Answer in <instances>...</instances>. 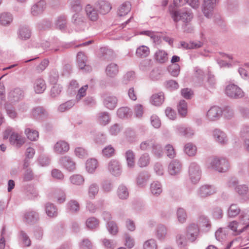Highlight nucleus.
<instances>
[{
    "instance_id": "obj_1",
    "label": "nucleus",
    "mask_w": 249,
    "mask_h": 249,
    "mask_svg": "<svg viewBox=\"0 0 249 249\" xmlns=\"http://www.w3.org/2000/svg\"><path fill=\"white\" fill-rule=\"evenodd\" d=\"M210 167L219 172H226L229 168L228 161L225 158L214 157L210 159Z\"/></svg>"
},
{
    "instance_id": "obj_2",
    "label": "nucleus",
    "mask_w": 249,
    "mask_h": 249,
    "mask_svg": "<svg viewBox=\"0 0 249 249\" xmlns=\"http://www.w3.org/2000/svg\"><path fill=\"white\" fill-rule=\"evenodd\" d=\"M188 175L189 179L193 183L196 184L199 182L201 176V171L197 163H190L188 168Z\"/></svg>"
},
{
    "instance_id": "obj_3",
    "label": "nucleus",
    "mask_w": 249,
    "mask_h": 249,
    "mask_svg": "<svg viewBox=\"0 0 249 249\" xmlns=\"http://www.w3.org/2000/svg\"><path fill=\"white\" fill-rule=\"evenodd\" d=\"M226 94L231 98H240L244 96V93L241 88L234 84H229L225 89Z\"/></svg>"
},
{
    "instance_id": "obj_4",
    "label": "nucleus",
    "mask_w": 249,
    "mask_h": 249,
    "mask_svg": "<svg viewBox=\"0 0 249 249\" xmlns=\"http://www.w3.org/2000/svg\"><path fill=\"white\" fill-rule=\"evenodd\" d=\"M172 18L175 22L182 20L184 22L191 21L193 18L192 13L187 11H173L171 12Z\"/></svg>"
},
{
    "instance_id": "obj_5",
    "label": "nucleus",
    "mask_w": 249,
    "mask_h": 249,
    "mask_svg": "<svg viewBox=\"0 0 249 249\" xmlns=\"http://www.w3.org/2000/svg\"><path fill=\"white\" fill-rule=\"evenodd\" d=\"M237 180L235 178H231L228 182L230 187L234 188L235 191L240 196H245L249 192V187L247 185H237Z\"/></svg>"
},
{
    "instance_id": "obj_6",
    "label": "nucleus",
    "mask_w": 249,
    "mask_h": 249,
    "mask_svg": "<svg viewBox=\"0 0 249 249\" xmlns=\"http://www.w3.org/2000/svg\"><path fill=\"white\" fill-rule=\"evenodd\" d=\"M215 187L212 185H204L197 190V195L201 198H205L216 193Z\"/></svg>"
},
{
    "instance_id": "obj_7",
    "label": "nucleus",
    "mask_w": 249,
    "mask_h": 249,
    "mask_svg": "<svg viewBox=\"0 0 249 249\" xmlns=\"http://www.w3.org/2000/svg\"><path fill=\"white\" fill-rule=\"evenodd\" d=\"M249 220V216L247 214L242 215L240 218V222L243 225H246L244 228L241 229L237 230L238 223L235 221H233L230 222L229 224V228L234 231H237L238 233H241L245 230H246L248 227H249V222H247V220Z\"/></svg>"
},
{
    "instance_id": "obj_8",
    "label": "nucleus",
    "mask_w": 249,
    "mask_h": 249,
    "mask_svg": "<svg viewBox=\"0 0 249 249\" xmlns=\"http://www.w3.org/2000/svg\"><path fill=\"white\" fill-rule=\"evenodd\" d=\"M23 97V90L19 88H16L11 90L8 94V99L11 103L18 102Z\"/></svg>"
},
{
    "instance_id": "obj_9",
    "label": "nucleus",
    "mask_w": 249,
    "mask_h": 249,
    "mask_svg": "<svg viewBox=\"0 0 249 249\" xmlns=\"http://www.w3.org/2000/svg\"><path fill=\"white\" fill-rule=\"evenodd\" d=\"M87 61V57L83 53L79 52L77 53V61L78 66L79 69L85 72H88L91 70V67L86 64Z\"/></svg>"
},
{
    "instance_id": "obj_10",
    "label": "nucleus",
    "mask_w": 249,
    "mask_h": 249,
    "mask_svg": "<svg viewBox=\"0 0 249 249\" xmlns=\"http://www.w3.org/2000/svg\"><path fill=\"white\" fill-rule=\"evenodd\" d=\"M212 136L214 141L220 144L224 145L227 143L228 139L226 134L220 129L213 130Z\"/></svg>"
},
{
    "instance_id": "obj_11",
    "label": "nucleus",
    "mask_w": 249,
    "mask_h": 249,
    "mask_svg": "<svg viewBox=\"0 0 249 249\" xmlns=\"http://www.w3.org/2000/svg\"><path fill=\"white\" fill-rule=\"evenodd\" d=\"M217 2V0H203V11L206 17H209Z\"/></svg>"
},
{
    "instance_id": "obj_12",
    "label": "nucleus",
    "mask_w": 249,
    "mask_h": 249,
    "mask_svg": "<svg viewBox=\"0 0 249 249\" xmlns=\"http://www.w3.org/2000/svg\"><path fill=\"white\" fill-rule=\"evenodd\" d=\"M222 113L221 108L216 106L211 107L207 113V117L210 121H215L218 120Z\"/></svg>"
},
{
    "instance_id": "obj_13",
    "label": "nucleus",
    "mask_w": 249,
    "mask_h": 249,
    "mask_svg": "<svg viewBox=\"0 0 249 249\" xmlns=\"http://www.w3.org/2000/svg\"><path fill=\"white\" fill-rule=\"evenodd\" d=\"M88 18L92 21H96L99 18L97 10L90 4H87L85 8Z\"/></svg>"
},
{
    "instance_id": "obj_14",
    "label": "nucleus",
    "mask_w": 249,
    "mask_h": 249,
    "mask_svg": "<svg viewBox=\"0 0 249 249\" xmlns=\"http://www.w3.org/2000/svg\"><path fill=\"white\" fill-rule=\"evenodd\" d=\"M108 169L109 172L115 176H119L122 172L119 161L115 160H112L109 162Z\"/></svg>"
},
{
    "instance_id": "obj_15",
    "label": "nucleus",
    "mask_w": 249,
    "mask_h": 249,
    "mask_svg": "<svg viewBox=\"0 0 249 249\" xmlns=\"http://www.w3.org/2000/svg\"><path fill=\"white\" fill-rule=\"evenodd\" d=\"M199 230L197 225L195 224H191L187 230V236L189 240L194 242L197 238L199 234Z\"/></svg>"
},
{
    "instance_id": "obj_16",
    "label": "nucleus",
    "mask_w": 249,
    "mask_h": 249,
    "mask_svg": "<svg viewBox=\"0 0 249 249\" xmlns=\"http://www.w3.org/2000/svg\"><path fill=\"white\" fill-rule=\"evenodd\" d=\"M60 164L67 170L73 171L75 169V162L72 159L68 156H64L60 159Z\"/></svg>"
},
{
    "instance_id": "obj_17",
    "label": "nucleus",
    "mask_w": 249,
    "mask_h": 249,
    "mask_svg": "<svg viewBox=\"0 0 249 249\" xmlns=\"http://www.w3.org/2000/svg\"><path fill=\"white\" fill-rule=\"evenodd\" d=\"M45 7V1L43 0H41L32 6L31 9V13L34 16H38L43 13Z\"/></svg>"
},
{
    "instance_id": "obj_18",
    "label": "nucleus",
    "mask_w": 249,
    "mask_h": 249,
    "mask_svg": "<svg viewBox=\"0 0 249 249\" xmlns=\"http://www.w3.org/2000/svg\"><path fill=\"white\" fill-rule=\"evenodd\" d=\"M154 58L158 63L163 64L168 61V54L164 50L158 49L155 52Z\"/></svg>"
},
{
    "instance_id": "obj_19",
    "label": "nucleus",
    "mask_w": 249,
    "mask_h": 249,
    "mask_svg": "<svg viewBox=\"0 0 249 249\" xmlns=\"http://www.w3.org/2000/svg\"><path fill=\"white\" fill-rule=\"evenodd\" d=\"M9 141L11 144L20 147L24 143L25 139L19 134L13 132L10 137Z\"/></svg>"
},
{
    "instance_id": "obj_20",
    "label": "nucleus",
    "mask_w": 249,
    "mask_h": 249,
    "mask_svg": "<svg viewBox=\"0 0 249 249\" xmlns=\"http://www.w3.org/2000/svg\"><path fill=\"white\" fill-rule=\"evenodd\" d=\"M182 169L181 163L178 160H172L168 166V172L171 175L179 174Z\"/></svg>"
},
{
    "instance_id": "obj_21",
    "label": "nucleus",
    "mask_w": 249,
    "mask_h": 249,
    "mask_svg": "<svg viewBox=\"0 0 249 249\" xmlns=\"http://www.w3.org/2000/svg\"><path fill=\"white\" fill-rule=\"evenodd\" d=\"M72 22L80 30H84L86 27L87 23L84 17L78 13H76L72 17Z\"/></svg>"
},
{
    "instance_id": "obj_22",
    "label": "nucleus",
    "mask_w": 249,
    "mask_h": 249,
    "mask_svg": "<svg viewBox=\"0 0 249 249\" xmlns=\"http://www.w3.org/2000/svg\"><path fill=\"white\" fill-rule=\"evenodd\" d=\"M69 144L66 142L60 141L57 142L54 146V151L60 154H63L69 151Z\"/></svg>"
},
{
    "instance_id": "obj_23",
    "label": "nucleus",
    "mask_w": 249,
    "mask_h": 249,
    "mask_svg": "<svg viewBox=\"0 0 249 249\" xmlns=\"http://www.w3.org/2000/svg\"><path fill=\"white\" fill-rule=\"evenodd\" d=\"M32 115L35 119L40 120L47 116L48 113L42 107H37L32 109Z\"/></svg>"
},
{
    "instance_id": "obj_24",
    "label": "nucleus",
    "mask_w": 249,
    "mask_h": 249,
    "mask_svg": "<svg viewBox=\"0 0 249 249\" xmlns=\"http://www.w3.org/2000/svg\"><path fill=\"white\" fill-rule=\"evenodd\" d=\"M150 191L153 195L156 196H160L162 192L161 183L158 181H153L150 184Z\"/></svg>"
},
{
    "instance_id": "obj_25",
    "label": "nucleus",
    "mask_w": 249,
    "mask_h": 249,
    "mask_svg": "<svg viewBox=\"0 0 249 249\" xmlns=\"http://www.w3.org/2000/svg\"><path fill=\"white\" fill-rule=\"evenodd\" d=\"M166 235V227L162 224L159 225L155 230V236L156 238L159 240L163 241L165 238Z\"/></svg>"
},
{
    "instance_id": "obj_26",
    "label": "nucleus",
    "mask_w": 249,
    "mask_h": 249,
    "mask_svg": "<svg viewBox=\"0 0 249 249\" xmlns=\"http://www.w3.org/2000/svg\"><path fill=\"white\" fill-rule=\"evenodd\" d=\"M117 102L118 100L115 96H108L105 98L104 104L108 109H113L116 107Z\"/></svg>"
},
{
    "instance_id": "obj_27",
    "label": "nucleus",
    "mask_w": 249,
    "mask_h": 249,
    "mask_svg": "<svg viewBox=\"0 0 249 249\" xmlns=\"http://www.w3.org/2000/svg\"><path fill=\"white\" fill-rule=\"evenodd\" d=\"M46 88L45 81L41 78L37 79L34 85V89L36 93H42Z\"/></svg>"
},
{
    "instance_id": "obj_28",
    "label": "nucleus",
    "mask_w": 249,
    "mask_h": 249,
    "mask_svg": "<svg viewBox=\"0 0 249 249\" xmlns=\"http://www.w3.org/2000/svg\"><path fill=\"white\" fill-rule=\"evenodd\" d=\"M135 155L131 150H128L125 152V158L126 160L127 166L130 168H134L135 165Z\"/></svg>"
},
{
    "instance_id": "obj_29",
    "label": "nucleus",
    "mask_w": 249,
    "mask_h": 249,
    "mask_svg": "<svg viewBox=\"0 0 249 249\" xmlns=\"http://www.w3.org/2000/svg\"><path fill=\"white\" fill-rule=\"evenodd\" d=\"M119 72L118 65L114 63L108 64L106 69V73L108 76L113 77L115 76Z\"/></svg>"
},
{
    "instance_id": "obj_30",
    "label": "nucleus",
    "mask_w": 249,
    "mask_h": 249,
    "mask_svg": "<svg viewBox=\"0 0 249 249\" xmlns=\"http://www.w3.org/2000/svg\"><path fill=\"white\" fill-rule=\"evenodd\" d=\"M131 5L129 2H125L118 8L117 14L119 17L127 15L130 11Z\"/></svg>"
},
{
    "instance_id": "obj_31",
    "label": "nucleus",
    "mask_w": 249,
    "mask_h": 249,
    "mask_svg": "<svg viewBox=\"0 0 249 249\" xmlns=\"http://www.w3.org/2000/svg\"><path fill=\"white\" fill-rule=\"evenodd\" d=\"M31 36V32L28 27L26 26H21L18 29V37L22 40L29 39Z\"/></svg>"
},
{
    "instance_id": "obj_32",
    "label": "nucleus",
    "mask_w": 249,
    "mask_h": 249,
    "mask_svg": "<svg viewBox=\"0 0 249 249\" xmlns=\"http://www.w3.org/2000/svg\"><path fill=\"white\" fill-rule=\"evenodd\" d=\"M164 100V94L162 92L153 94L151 98V102L153 105L159 106L161 105Z\"/></svg>"
},
{
    "instance_id": "obj_33",
    "label": "nucleus",
    "mask_w": 249,
    "mask_h": 249,
    "mask_svg": "<svg viewBox=\"0 0 249 249\" xmlns=\"http://www.w3.org/2000/svg\"><path fill=\"white\" fill-rule=\"evenodd\" d=\"M150 54L149 48L145 45H142L138 47L136 51V55L138 57L145 58Z\"/></svg>"
},
{
    "instance_id": "obj_34",
    "label": "nucleus",
    "mask_w": 249,
    "mask_h": 249,
    "mask_svg": "<svg viewBox=\"0 0 249 249\" xmlns=\"http://www.w3.org/2000/svg\"><path fill=\"white\" fill-rule=\"evenodd\" d=\"M99 187L97 183H92L88 187V194L89 198L94 199L99 192Z\"/></svg>"
},
{
    "instance_id": "obj_35",
    "label": "nucleus",
    "mask_w": 249,
    "mask_h": 249,
    "mask_svg": "<svg viewBox=\"0 0 249 249\" xmlns=\"http://www.w3.org/2000/svg\"><path fill=\"white\" fill-rule=\"evenodd\" d=\"M98 167V161L95 159H90L87 160L86 168L87 171L90 174L93 173Z\"/></svg>"
},
{
    "instance_id": "obj_36",
    "label": "nucleus",
    "mask_w": 249,
    "mask_h": 249,
    "mask_svg": "<svg viewBox=\"0 0 249 249\" xmlns=\"http://www.w3.org/2000/svg\"><path fill=\"white\" fill-rule=\"evenodd\" d=\"M98 4L100 12L102 14L108 13L111 9L110 4L105 0L99 1Z\"/></svg>"
},
{
    "instance_id": "obj_37",
    "label": "nucleus",
    "mask_w": 249,
    "mask_h": 249,
    "mask_svg": "<svg viewBox=\"0 0 249 249\" xmlns=\"http://www.w3.org/2000/svg\"><path fill=\"white\" fill-rule=\"evenodd\" d=\"M176 243L180 249H186L188 245V241L185 235L178 234L176 236Z\"/></svg>"
},
{
    "instance_id": "obj_38",
    "label": "nucleus",
    "mask_w": 249,
    "mask_h": 249,
    "mask_svg": "<svg viewBox=\"0 0 249 249\" xmlns=\"http://www.w3.org/2000/svg\"><path fill=\"white\" fill-rule=\"evenodd\" d=\"M117 114L120 118H127L131 116L132 112L127 107H122L117 110Z\"/></svg>"
},
{
    "instance_id": "obj_39",
    "label": "nucleus",
    "mask_w": 249,
    "mask_h": 249,
    "mask_svg": "<svg viewBox=\"0 0 249 249\" xmlns=\"http://www.w3.org/2000/svg\"><path fill=\"white\" fill-rule=\"evenodd\" d=\"M13 20L12 15L9 13H3L0 15V24L6 26L10 24Z\"/></svg>"
},
{
    "instance_id": "obj_40",
    "label": "nucleus",
    "mask_w": 249,
    "mask_h": 249,
    "mask_svg": "<svg viewBox=\"0 0 249 249\" xmlns=\"http://www.w3.org/2000/svg\"><path fill=\"white\" fill-rule=\"evenodd\" d=\"M25 219L28 223H32L36 222L38 219V214L35 211H31L25 213Z\"/></svg>"
},
{
    "instance_id": "obj_41",
    "label": "nucleus",
    "mask_w": 249,
    "mask_h": 249,
    "mask_svg": "<svg viewBox=\"0 0 249 249\" xmlns=\"http://www.w3.org/2000/svg\"><path fill=\"white\" fill-rule=\"evenodd\" d=\"M97 120L102 125H105L108 124L110 121L109 114L107 112H100L98 114Z\"/></svg>"
},
{
    "instance_id": "obj_42",
    "label": "nucleus",
    "mask_w": 249,
    "mask_h": 249,
    "mask_svg": "<svg viewBox=\"0 0 249 249\" xmlns=\"http://www.w3.org/2000/svg\"><path fill=\"white\" fill-rule=\"evenodd\" d=\"M197 148L192 143H186L184 147V152L189 156H194L196 153Z\"/></svg>"
},
{
    "instance_id": "obj_43",
    "label": "nucleus",
    "mask_w": 249,
    "mask_h": 249,
    "mask_svg": "<svg viewBox=\"0 0 249 249\" xmlns=\"http://www.w3.org/2000/svg\"><path fill=\"white\" fill-rule=\"evenodd\" d=\"M151 150L153 154L158 157H160L162 155L163 148L162 146L154 140L151 146Z\"/></svg>"
},
{
    "instance_id": "obj_44",
    "label": "nucleus",
    "mask_w": 249,
    "mask_h": 249,
    "mask_svg": "<svg viewBox=\"0 0 249 249\" xmlns=\"http://www.w3.org/2000/svg\"><path fill=\"white\" fill-rule=\"evenodd\" d=\"M70 180L72 184L76 186H80L84 184L85 179L82 176L75 174L70 177Z\"/></svg>"
},
{
    "instance_id": "obj_45",
    "label": "nucleus",
    "mask_w": 249,
    "mask_h": 249,
    "mask_svg": "<svg viewBox=\"0 0 249 249\" xmlns=\"http://www.w3.org/2000/svg\"><path fill=\"white\" fill-rule=\"evenodd\" d=\"M178 132L181 135L189 137L194 134V131L190 127H185L183 126L177 127Z\"/></svg>"
},
{
    "instance_id": "obj_46",
    "label": "nucleus",
    "mask_w": 249,
    "mask_h": 249,
    "mask_svg": "<svg viewBox=\"0 0 249 249\" xmlns=\"http://www.w3.org/2000/svg\"><path fill=\"white\" fill-rule=\"evenodd\" d=\"M67 209L68 211L72 213L78 212L80 209V206L78 202L75 200H71L67 203Z\"/></svg>"
},
{
    "instance_id": "obj_47",
    "label": "nucleus",
    "mask_w": 249,
    "mask_h": 249,
    "mask_svg": "<svg viewBox=\"0 0 249 249\" xmlns=\"http://www.w3.org/2000/svg\"><path fill=\"white\" fill-rule=\"evenodd\" d=\"M25 134L29 140L32 141H36L38 138V132L31 128H26L25 129Z\"/></svg>"
},
{
    "instance_id": "obj_48",
    "label": "nucleus",
    "mask_w": 249,
    "mask_h": 249,
    "mask_svg": "<svg viewBox=\"0 0 249 249\" xmlns=\"http://www.w3.org/2000/svg\"><path fill=\"white\" fill-rule=\"evenodd\" d=\"M117 195L119 198L125 199L128 197L129 193L126 186L121 185L119 186L117 190Z\"/></svg>"
},
{
    "instance_id": "obj_49",
    "label": "nucleus",
    "mask_w": 249,
    "mask_h": 249,
    "mask_svg": "<svg viewBox=\"0 0 249 249\" xmlns=\"http://www.w3.org/2000/svg\"><path fill=\"white\" fill-rule=\"evenodd\" d=\"M66 18L64 16H61L58 18L55 21V25L57 29L63 31L66 27Z\"/></svg>"
},
{
    "instance_id": "obj_50",
    "label": "nucleus",
    "mask_w": 249,
    "mask_h": 249,
    "mask_svg": "<svg viewBox=\"0 0 249 249\" xmlns=\"http://www.w3.org/2000/svg\"><path fill=\"white\" fill-rule=\"evenodd\" d=\"M150 163V157L147 153L142 154L138 161V164L141 167L147 166Z\"/></svg>"
},
{
    "instance_id": "obj_51",
    "label": "nucleus",
    "mask_w": 249,
    "mask_h": 249,
    "mask_svg": "<svg viewBox=\"0 0 249 249\" xmlns=\"http://www.w3.org/2000/svg\"><path fill=\"white\" fill-rule=\"evenodd\" d=\"M46 213L49 217H55L57 215V209L52 203H47L46 205Z\"/></svg>"
},
{
    "instance_id": "obj_52",
    "label": "nucleus",
    "mask_w": 249,
    "mask_h": 249,
    "mask_svg": "<svg viewBox=\"0 0 249 249\" xmlns=\"http://www.w3.org/2000/svg\"><path fill=\"white\" fill-rule=\"evenodd\" d=\"M75 104V101L70 100L61 104L58 107L59 112H63L71 108Z\"/></svg>"
},
{
    "instance_id": "obj_53",
    "label": "nucleus",
    "mask_w": 249,
    "mask_h": 249,
    "mask_svg": "<svg viewBox=\"0 0 249 249\" xmlns=\"http://www.w3.org/2000/svg\"><path fill=\"white\" fill-rule=\"evenodd\" d=\"M227 230L225 228H219L215 233L216 239L219 241L224 240L226 238Z\"/></svg>"
},
{
    "instance_id": "obj_54",
    "label": "nucleus",
    "mask_w": 249,
    "mask_h": 249,
    "mask_svg": "<svg viewBox=\"0 0 249 249\" xmlns=\"http://www.w3.org/2000/svg\"><path fill=\"white\" fill-rule=\"evenodd\" d=\"M240 209L236 204H231L228 210V214L230 217H235L240 213Z\"/></svg>"
},
{
    "instance_id": "obj_55",
    "label": "nucleus",
    "mask_w": 249,
    "mask_h": 249,
    "mask_svg": "<svg viewBox=\"0 0 249 249\" xmlns=\"http://www.w3.org/2000/svg\"><path fill=\"white\" fill-rule=\"evenodd\" d=\"M170 73L174 77H177L180 72V66L178 64H171L168 68Z\"/></svg>"
},
{
    "instance_id": "obj_56",
    "label": "nucleus",
    "mask_w": 249,
    "mask_h": 249,
    "mask_svg": "<svg viewBox=\"0 0 249 249\" xmlns=\"http://www.w3.org/2000/svg\"><path fill=\"white\" fill-rule=\"evenodd\" d=\"M178 108V113L180 115L184 117L186 115L187 106L186 102L184 100H181L179 102Z\"/></svg>"
},
{
    "instance_id": "obj_57",
    "label": "nucleus",
    "mask_w": 249,
    "mask_h": 249,
    "mask_svg": "<svg viewBox=\"0 0 249 249\" xmlns=\"http://www.w3.org/2000/svg\"><path fill=\"white\" fill-rule=\"evenodd\" d=\"M154 139H150L142 141L140 144V149L142 151H146L151 149Z\"/></svg>"
},
{
    "instance_id": "obj_58",
    "label": "nucleus",
    "mask_w": 249,
    "mask_h": 249,
    "mask_svg": "<svg viewBox=\"0 0 249 249\" xmlns=\"http://www.w3.org/2000/svg\"><path fill=\"white\" fill-rule=\"evenodd\" d=\"M102 242L104 247L107 249H114L117 245L115 241L107 238L103 239Z\"/></svg>"
},
{
    "instance_id": "obj_59",
    "label": "nucleus",
    "mask_w": 249,
    "mask_h": 249,
    "mask_svg": "<svg viewBox=\"0 0 249 249\" xmlns=\"http://www.w3.org/2000/svg\"><path fill=\"white\" fill-rule=\"evenodd\" d=\"M143 249H158L156 241L154 239L147 240L143 245Z\"/></svg>"
},
{
    "instance_id": "obj_60",
    "label": "nucleus",
    "mask_w": 249,
    "mask_h": 249,
    "mask_svg": "<svg viewBox=\"0 0 249 249\" xmlns=\"http://www.w3.org/2000/svg\"><path fill=\"white\" fill-rule=\"evenodd\" d=\"M148 179V175L144 173H141L137 178V183L139 186H143L145 184Z\"/></svg>"
},
{
    "instance_id": "obj_61",
    "label": "nucleus",
    "mask_w": 249,
    "mask_h": 249,
    "mask_svg": "<svg viewBox=\"0 0 249 249\" xmlns=\"http://www.w3.org/2000/svg\"><path fill=\"white\" fill-rule=\"evenodd\" d=\"M107 225L109 232L112 235H116L118 231V227L116 223L113 221H108Z\"/></svg>"
},
{
    "instance_id": "obj_62",
    "label": "nucleus",
    "mask_w": 249,
    "mask_h": 249,
    "mask_svg": "<svg viewBox=\"0 0 249 249\" xmlns=\"http://www.w3.org/2000/svg\"><path fill=\"white\" fill-rule=\"evenodd\" d=\"M20 239L21 240L22 244L27 247L31 245V241L28 235L23 231H21L19 233Z\"/></svg>"
},
{
    "instance_id": "obj_63",
    "label": "nucleus",
    "mask_w": 249,
    "mask_h": 249,
    "mask_svg": "<svg viewBox=\"0 0 249 249\" xmlns=\"http://www.w3.org/2000/svg\"><path fill=\"white\" fill-rule=\"evenodd\" d=\"M54 197L58 203H62L66 200V195L64 191L62 190H57L55 192Z\"/></svg>"
},
{
    "instance_id": "obj_64",
    "label": "nucleus",
    "mask_w": 249,
    "mask_h": 249,
    "mask_svg": "<svg viewBox=\"0 0 249 249\" xmlns=\"http://www.w3.org/2000/svg\"><path fill=\"white\" fill-rule=\"evenodd\" d=\"M177 214L178 219L180 223H183L186 221L187 214L183 209L178 208L177 210Z\"/></svg>"
}]
</instances>
